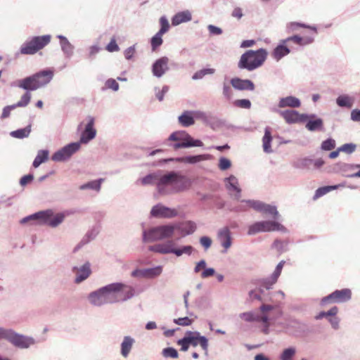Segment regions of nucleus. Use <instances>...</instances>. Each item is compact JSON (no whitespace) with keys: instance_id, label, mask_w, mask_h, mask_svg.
Listing matches in <instances>:
<instances>
[{"instance_id":"12","label":"nucleus","mask_w":360,"mask_h":360,"mask_svg":"<svg viewBox=\"0 0 360 360\" xmlns=\"http://www.w3.org/2000/svg\"><path fill=\"white\" fill-rule=\"evenodd\" d=\"M302 122H305V128L309 131H321L323 130V120L314 113H302Z\"/></svg>"},{"instance_id":"41","label":"nucleus","mask_w":360,"mask_h":360,"mask_svg":"<svg viewBox=\"0 0 360 360\" xmlns=\"http://www.w3.org/2000/svg\"><path fill=\"white\" fill-rule=\"evenodd\" d=\"M49 152L48 150H40L38 151L37 156L35 157L32 166L34 168H37L42 163L45 162L49 158Z\"/></svg>"},{"instance_id":"44","label":"nucleus","mask_w":360,"mask_h":360,"mask_svg":"<svg viewBox=\"0 0 360 360\" xmlns=\"http://www.w3.org/2000/svg\"><path fill=\"white\" fill-rule=\"evenodd\" d=\"M31 132V125L29 124L24 128H20L17 130L13 131L10 133V135L16 139H24L29 136Z\"/></svg>"},{"instance_id":"18","label":"nucleus","mask_w":360,"mask_h":360,"mask_svg":"<svg viewBox=\"0 0 360 360\" xmlns=\"http://www.w3.org/2000/svg\"><path fill=\"white\" fill-rule=\"evenodd\" d=\"M42 212H45L46 216L44 217V219H41V225H48L53 228L57 227L59 224H60L63 221L65 217V214L62 212L54 215L53 211L52 210H42Z\"/></svg>"},{"instance_id":"7","label":"nucleus","mask_w":360,"mask_h":360,"mask_svg":"<svg viewBox=\"0 0 360 360\" xmlns=\"http://www.w3.org/2000/svg\"><path fill=\"white\" fill-rule=\"evenodd\" d=\"M165 143L175 150L180 148L202 147L204 146V143L200 139H193L184 130L172 132L167 139Z\"/></svg>"},{"instance_id":"19","label":"nucleus","mask_w":360,"mask_h":360,"mask_svg":"<svg viewBox=\"0 0 360 360\" xmlns=\"http://www.w3.org/2000/svg\"><path fill=\"white\" fill-rule=\"evenodd\" d=\"M169 58L167 56H162L154 61L152 64L151 70L153 76L160 78L169 70Z\"/></svg>"},{"instance_id":"4","label":"nucleus","mask_w":360,"mask_h":360,"mask_svg":"<svg viewBox=\"0 0 360 360\" xmlns=\"http://www.w3.org/2000/svg\"><path fill=\"white\" fill-rule=\"evenodd\" d=\"M122 285L112 283L90 292L88 295L89 303L94 307L114 304L120 302L117 293L120 292Z\"/></svg>"},{"instance_id":"2","label":"nucleus","mask_w":360,"mask_h":360,"mask_svg":"<svg viewBox=\"0 0 360 360\" xmlns=\"http://www.w3.org/2000/svg\"><path fill=\"white\" fill-rule=\"evenodd\" d=\"M197 229V224L191 220L174 224H166L144 229L142 233L143 243H152L171 238L175 231H178L182 237L192 235Z\"/></svg>"},{"instance_id":"39","label":"nucleus","mask_w":360,"mask_h":360,"mask_svg":"<svg viewBox=\"0 0 360 360\" xmlns=\"http://www.w3.org/2000/svg\"><path fill=\"white\" fill-rule=\"evenodd\" d=\"M250 202H256V200H241L238 205L230 207L229 210L236 213L246 212L248 208H252V205Z\"/></svg>"},{"instance_id":"50","label":"nucleus","mask_w":360,"mask_h":360,"mask_svg":"<svg viewBox=\"0 0 360 360\" xmlns=\"http://www.w3.org/2000/svg\"><path fill=\"white\" fill-rule=\"evenodd\" d=\"M159 22L160 28L158 32H159L160 34L163 35L169 31L170 25L167 17L165 15L160 17Z\"/></svg>"},{"instance_id":"30","label":"nucleus","mask_w":360,"mask_h":360,"mask_svg":"<svg viewBox=\"0 0 360 360\" xmlns=\"http://www.w3.org/2000/svg\"><path fill=\"white\" fill-rule=\"evenodd\" d=\"M280 115L288 124L302 122V114L294 110H285L280 111Z\"/></svg>"},{"instance_id":"60","label":"nucleus","mask_w":360,"mask_h":360,"mask_svg":"<svg viewBox=\"0 0 360 360\" xmlns=\"http://www.w3.org/2000/svg\"><path fill=\"white\" fill-rule=\"evenodd\" d=\"M262 232L261 226L259 225V221H256L248 226V235L254 236L258 233Z\"/></svg>"},{"instance_id":"28","label":"nucleus","mask_w":360,"mask_h":360,"mask_svg":"<svg viewBox=\"0 0 360 360\" xmlns=\"http://www.w3.org/2000/svg\"><path fill=\"white\" fill-rule=\"evenodd\" d=\"M284 40L287 44L292 42L293 44L300 46H306L311 44L314 41V37L311 36L301 37L298 34H294L284 39Z\"/></svg>"},{"instance_id":"10","label":"nucleus","mask_w":360,"mask_h":360,"mask_svg":"<svg viewBox=\"0 0 360 360\" xmlns=\"http://www.w3.org/2000/svg\"><path fill=\"white\" fill-rule=\"evenodd\" d=\"M80 149L79 143H70L59 150H56L51 156V160L54 162H64L77 153Z\"/></svg>"},{"instance_id":"15","label":"nucleus","mask_w":360,"mask_h":360,"mask_svg":"<svg viewBox=\"0 0 360 360\" xmlns=\"http://www.w3.org/2000/svg\"><path fill=\"white\" fill-rule=\"evenodd\" d=\"M186 335L188 338V341L193 347H197L200 345L202 349L205 352V354L207 355L208 353V339L204 336L201 335L198 331H190L188 330L186 333Z\"/></svg>"},{"instance_id":"47","label":"nucleus","mask_w":360,"mask_h":360,"mask_svg":"<svg viewBox=\"0 0 360 360\" xmlns=\"http://www.w3.org/2000/svg\"><path fill=\"white\" fill-rule=\"evenodd\" d=\"M239 316L247 322H257L258 320V312L255 311H249L240 314Z\"/></svg>"},{"instance_id":"48","label":"nucleus","mask_w":360,"mask_h":360,"mask_svg":"<svg viewBox=\"0 0 360 360\" xmlns=\"http://www.w3.org/2000/svg\"><path fill=\"white\" fill-rule=\"evenodd\" d=\"M215 72V69L214 68H203L197 72H195L193 76L192 79L193 80H198L202 79L207 75H213Z\"/></svg>"},{"instance_id":"29","label":"nucleus","mask_w":360,"mask_h":360,"mask_svg":"<svg viewBox=\"0 0 360 360\" xmlns=\"http://www.w3.org/2000/svg\"><path fill=\"white\" fill-rule=\"evenodd\" d=\"M301 105L300 100L293 96H288L279 99L278 106L280 108H285L287 107L297 108Z\"/></svg>"},{"instance_id":"27","label":"nucleus","mask_w":360,"mask_h":360,"mask_svg":"<svg viewBox=\"0 0 360 360\" xmlns=\"http://www.w3.org/2000/svg\"><path fill=\"white\" fill-rule=\"evenodd\" d=\"M135 342V339L130 335L123 337L120 343V354L123 358H127L129 356Z\"/></svg>"},{"instance_id":"20","label":"nucleus","mask_w":360,"mask_h":360,"mask_svg":"<svg viewBox=\"0 0 360 360\" xmlns=\"http://www.w3.org/2000/svg\"><path fill=\"white\" fill-rule=\"evenodd\" d=\"M89 262H86L81 266H74L72 267V272L75 274V283H81L87 279L91 274Z\"/></svg>"},{"instance_id":"31","label":"nucleus","mask_w":360,"mask_h":360,"mask_svg":"<svg viewBox=\"0 0 360 360\" xmlns=\"http://www.w3.org/2000/svg\"><path fill=\"white\" fill-rule=\"evenodd\" d=\"M45 216V212L39 211L22 218L20 221V223L21 224H25L30 222L31 224L41 225V219H44Z\"/></svg>"},{"instance_id":"16","label":"nucleus","mask_w":360,"mask_h":360,"mask_svg":"<svg viewBox=\"0 0 360 360\" xmlns=\"http://www.w3.org/2000/svg\"><path fill=\"white\" fill-rule=\"evenodd\" d=\"M88 122L86 123L84 131H82L79 141L77 143L86 144L90 141L94 139L96 136V130L94 128V118L91 116L87 117Z\"/></svg>"},{"instance_id":"62","label":"nucleus","mask_w":360,"mask_h":360,"mask_svg":"<svg viewBox=\"0 0 360 360\" xmlns=\"http://www.w3.org/2000/svg\"><path fill=\"white\" fill-rule=\"evenodd\" d=\"M199 243L207 250L211 247L212 240L209 236H203L200 238Z\"/></svg>"},{"instance_id":"5","label":"nucleus","mask_w":360,"mask_h":360,"mask_svg":"<svg viewBox=\"0 0 360 360\" xmlns=\"http://www.w3.org/2000/svg\"><path fill=\"white\" fill-rule=\"evenodd\" d=\"M267 55V51L263 48L256 51L248 50L240 56L238 68L240 70L253 71L264 64Z\"/></svg>"},{"instance_id":"24","label":"nucleus","mask_w":360,"mask_h":360,"mask_svg":"<svg viewBox=\"0 0 360 360\" xmlns=\"http://www.w3.org/2000/svg\"><path fill=\"white\" fill-rule=\"evenodd\" d=\"M119 283L122 285V287L120 289V292L122 291L123 295L122 298H119L120 302H126L129 300H131L134 297L138 296L143 291L142 290L136 289L135 286L122 282Z\"/></svg>"},{"instance_id":"25","label":"nucleus","mask_w":360,"mask_h":360,"mask_svg":"<svg viewBox=\"0 0 360 360\" xmlns=\"http://www.w3.org/2000/svg\"><path fill=\"white\" fill-rule=\"evenodd\" d=\"M291 52L290 47L284 39H281L278 45L272 51V57L276 60L279 61L283 57L288 56Z\"/></svg>"},{"instance_id":"40","label":"nucleus","mask_w":360,"mask_h":360,"mask_svg":"<svg viewBox=\"0 0 360 360\" xmlns=\"http://www.w3.org/2000/svg\"><path fill=\"white\" fill-rule=\"evenodd\" d=\"M293 167L299 169H311L312 159L308 157L299 158L293 162Z\"/></svg>"},{"instance_id":"1","label":"nucleus","mask_w":360,"mask_h":360,"mask_svg":"<svg viewBox=\"0 0 360 360\" xmlns=\"http://www.w3.org/2000/svg\"><path fill=\"white\" fill-rule=\"evenodd\" d=\"M143 186L155 185L161 195H169L184 192L190 188L191 180L179 172L170 171L161 175L160 172H153L139 179Z\"/></svg>"},{"instance_id":"54","label":"nucleus","mask_w":360,"mask_h":360,"mask_svg":"<svg viewBox=\"0 0 360 360\" xmlns=\"http://www.w3.org/2000/svg\"><path fill=\"white\" fill-rule=\"evenodd\" d=\"M307 27V24L298 22H290L286 25V32L291 33L297 31L300 28Z\"/></svg>"},{"instance_id":"26","label":"nucleus","mask_w":360,"mask_h":360,"mask_svg":"<svg viewBox=\"0 0 360 360\" xmlns=\"http://www.w3.org/2000/svg\"><path fill=\"white\" fill-rule=\"evenodd\" d=\"M56 37L59 39V44L63 55L65 58H70L74 54V45L70 42L65 36L58 34Z\"/></svg>"},{"instance_id":"22","label":"nucleus","mask_w":360,"mask_h":360,"mask_svg":"<svg viewBox=\"0 0 360 360\" xmlns=\"http://www.w3.org/2000/svg\"><path fill=\"white\" fill-rule=\"evenodd\" d=\"M230 84L233 89L238 91H254L255 88V85L252 80L240 77L231 79Z\"/></svg>"},{"instance_id":"42","label":"nucleus","mask_w":360,"mask_h":360,"mask_svg":"<svg viewBox=\"0 0 360 360\" xmlns=\"http://www.w3.org/2000/svg\"><path fill=\"white\" fill-rule=\"evenodd\" d=\"M225 186L230 192H234L240 187L238 186V180L234 175H230L224 179Z\"/></svg>"},{"instance_id":"51","label":"nucleus","mask_w":360,"mask_h":360,"mask_svg":"<svg viewBox=\"0 0 360 360\" xmlns=\"http://www.w3.org/2000/svg\"><path fill=\"white\" fill-rule=\"evenodd\" d=\"M162 34H160L159 32H157L151 39H150V45L153 51H155L158 47H160L162 43Z\"/></svg>"},{"instance_id":"55","label":"nucleus","mask_w":360,"mask_h":360,"mask_svg":"<svg viewBox=\"0 0 360 360\" xmlns=\"http://www.w3.org/2000/svg\"><path fill=\"white\" fill-rule=\"evenodd\" d=\"M233 104L234 106L243 109H250L252 106L250 101L248 98L235 100Z\"/></svg>"},{"instance_id":"9","label":"nucleus","mask_w":360,"mask_h":360,"mask_svg":"<svg viewBox=\"0 0 360 360\" xmlns=\"http://www.w3.org/2000/svg\"><path fill=\"white\" fill-rule=\"evenodd\" d=\"M51 39L50 34L32 37L21 45L20 52L23 55H34L47 46Z\"/></svg>"},{"instance_id":"46","label":"nucleus","mask_w":360,"mask_h":360,"mask_svg":"<svg viewBox=\"0 0 360 360\" xmlns=\"http://www.w3.org/2000/svg\"><path fill=\"white\" fill-rule=\"evenodd\" d=\"M296 353L297 349L295 347L285 348L280 354V360H293Z\"/></svg>"},{"instance_id":"14","label":"nucleus","mask_w":360,"mask_h":360,"mask_svg":"<svg viewBox=\"0 0 360 360\" xmlns=\"http://www.w3.org/2000/svg\"><path fill=\"white\" fill-rule=\"evenodd\" d=\"M252 205V208L259 212L269 215L273 218L274 220H277L280 217L279 212L277 210V207L275 205L266 204L260 200H256V202H250Z\"/></svg>"},{"instance_id":"17","label":"nucleus","mask_w":360,"mask_h":360,"mask_svg":"<svg viewBox=\"0 0 360 360\" xmlns=\"http://www.w3.org/2000/svg\"><path fill=\"white\" fill-rule=\"evenodd\" d=\"M284 264L285 261H281L277 264L274 272L269 277L262 279L259 281V283L262 285V287L264 288L265 290H266L271 289L273 285L277 282L278 278H279L281 274Z\"/></svg>"},{"instance_id":"43","label":"nucleus","mask_w":360,"mask_h":360,"mask_svg":"<svg viewBox=\"0 0 360 360\" xmlns=\"http://www.w3.org/2000/svg\"><path fill=\"white\" fill-rule=\"evenodd\" d=\"M100 232V229L97 226L91 227L82 238V243L88 244L94 240Z\"/></svg>"},{"instance_id":"36","label":"nucleus","mask_w":360,"mask_h":360,"mask_svg":"<svg viewBox=\"0 0 360 360\" xmlns=\"http://www.w3.org/2000/svg\"><path fill=\"white\" fill-rule=\"evenodd\" d=\"M271 141H272V136L271 132V128L269 127H266L264 129V134L262 138V147L264 152L266 153H273V150L271 149Z\"/></svg>"},{"instance_id":"32","label":"nucleus","mask_w":360,"mask_h":360,"mask_svg":"<svg viewBox=\"0 0 360 360\" xmlns=\"http://www.w3.org/2000/svg\"><path fill=\"white\" fill-rule=\"evenodd\" d=\"M191 19V13L188 10L180 11L172 18V25L176 26L181 23L189 22Z\"/></svg>"},{"instance_id":"11","label":"nucleus","mask_w":360,"mask_h":360,"mask_svg":"<svg viewBox=\"0 0 360 360\" xmlns=\"http://www.w3.org/2000/svg\"><path fill=\"white\" fill-rule=\"evenodd\" d=\"M211 155L209 154L193 155L179 158H169L161 159L158 161L155 166H160L162 164L169 162H181L190 165H194L203 160H207L210 158Z\"/></svg>"},{"instance_id":"63","label":"nucleus","mask_w":360,"mask_h":360,"mask_svg":"<svg viewBox=\"0 0 360 360\" xmlns=\"http://www.w3.org/2000/svg\"><path fill=\"white\" fill-rule=\"evenodd\" d=\"M105 86L108 89H110L114 91H117L119 90L120 85L117 82L112 79L110 78L105 81Z\"/></svg>"},{"instance_id":"49","label":"nucleus","mask_w":360,"mask_h":360,"mask_svg":"<svg viewBox=\"0 0 360 360\" xmlns=\"http://www.w3.org/2000/svg\"><path fill=\"white\" fill-rule=\"evenodd\" d=\"M30 91H25V92L22 95L19 101H18L14 105L15 108L17 107H26L31 100V94Z\"/></svg>"},{"instance_id":"38","label":"nucleus","mask_w":360,"mask_h":360,"mask_svg":"<svg viewBox=\"0 0 360 360\" xmlns=\"http://www.w3.org/2000/svg\"><path fill=\"white\" fill-rule=\"evenodd\" d=\"M104 181V179L100 178L96 180H92L84 184L79 186V189L82 191L84 190H93L95 191H100L101 184Z\"/></svg>"},{"instance_id":"64","label":"nucleus","mask_w":360,"mask_h":360,"mask_svg":"<svg viewBox=\"0 0 360 360\" xmlns=\"http://www.w3.org/2000/svg\"><path fill=\"white\" fill-rule=\"evenodd\" d=\"M136 53V45L131 46L124 51V56L126 60H130L134 58Z\"/></svg>"},{"instance_id":"35","label":"nucleus","mask_w":360,"mask_h":360,"mask_svg":"<svg viewBox=\"0 0 360 360\" xmlns=\"http://www.w3.org/2000/svg\"><path fill=\"white\" fill-rule=\"evenodd\" d=\"M193 113V111L190 110L183 112V113L178 117L179 123L184 127L192 126L195 123Z\"/></svg>"},{"instance_id":"34","label":"nucleus","mask_w":360,"mask_h":360,"mask_svg":"<svg viewBox=\"0 0 360 360\" xmlns=\"http://www.w3.org/2000/svg\"><path fill=\"white\" fill-rule=\"evenodd\" d=\"M355 98L348 94H341L335 99L337 105L340 108L350 109L354 105Z\"/></svg>"},{"instance_id":"59","label":"nucleus","mask_w":360,"mask_h":360,"mask_svg":"<svg viewBox=\"0 0 360 360\" xmlns=\"http://www.w3.org/2000/svg\"><path fill=\"white\" fill-rule=\"evenodd\" d=\"M231 167V160L225 157H221L219 159L218 167L221 171H226Z\"/></svg>"},{"instance_id":"13","label":"nucleus","mask_w":360,"mask_h":360,"mask_svg":"<svg viewBox=\"0 0 360 360\" xmlns=\"http://www.w3.org/2000/svg\"><path fill=\"white\" fill-rule=\"evenodd\" d=\"M150 213L153 217L164 219H171L178 215L177 210L167 207L162 203H158L154 205Z\"/></svg>"},{"instance_id":"8","label":"nucleus","mask_w":360,"mask_h":360,"mask_svg":"<svg viewBox=\"0 0 360 360\" xmlns=\"http://www.w3.org/2000/svg\"><path fill=\"white\" fill-rule=\"evenodd\" d=\"M1 339L9 342L14 347L26 349L36 344L34 338L15 332L12 329L1 328Z\"/></svg>"},{"instance_id":"3","label":"nucleus","mask_w":360,"mask_h":360,"mask_svg":"<svg viewBox=\"0 0 360 360\" xmlns=\"http://www.w3.org/2000/svg\"><path fill=\"white\" fill-rule=\"evenodd\" d=\"M54 72L51 68H45L22 79H18L11 86L25 91H36L46 86L53 79Z\"/></svg>"},{"instance_id":"52","label":"nucleus","mask_w":360,"mask_h":360,"mask_svg":"<svg viewBox=\"0 0 360 360\" xmlns=\"http://www.w3.org/2000/svg\"><path fill=\"white\" fill-rule=\"evenodd\" d=\"M255 300L264 302L267 300L265 297H263L262 295L257 292V290L254 289L249 291L248 301L253 302Z\"/></svg>"},{"instance_id":"56","label":"nucleus","mask_w":360,"mask_h":360,"mask_svg":"<svg viewBox=\"0 0 360 360\" xmlns=\"http://www.w3.org/2000/svg\"><path fill=\"white\" fill-rule=\"evenodd\" d=\"M233 90L229 84L224 82L222 84V95L226 100H231L233 97Z\"/></svg>"},{"instance_id":"45","label":"nucleus","mask_w":360,"mask_h":360,"mask_svg":"<svg viewBox=\"0 0 360 360\" xmlns=\"http://www.w3.org/2000/svg\"><path fill=\"white\" fill-rule=\"evenodd\" d=\"M163 267L158 265L152 268L145 269V278H153L159 276L162 273Z\"/></svg>"},{"instance_id":"61","label":"nucleus","mask_w":360,"mask_h":360,"mask_svg":"<svg viewBox=\"0 0 360 360\" xmlns=\"http://www.w3.org/2000/svg\"><path fill=\"white\" fill-rule=\"evenodd\" d=\"M356 146L354 143H345L340 147H339V150L340 152H344L347 154H352L354 153L356 150Z\"/></svg>"},{"instance_id":"21","label":"nucleus","mask_w":360,"mask_h":360,"mask_svg":"<svg viewBox=\"0 0 360 360\" xmlns=\"http://www.w3.org/2000/svg\"><path fill=\"white\" fill-rule=\"evenodd\" d=\"M217 238L224 250L222 253H226L227 250L232 245V237L230 229L227 227L220 229L217 232Z\"/></svg>"},{"instance_id":"23","label":"nucleus","mask_w":360,"mask_h":360,"mask_svg":"<svg viewBox=\"0 0 360 360\" xmlns=\"http://www.w3.org/2000/svg\"><path fill=\"white\" fill-rule=\"evenodd\" d=\"M262 232L281 231L288 233V229L276 220L259 221Z\"/></svg>"},{"instance_id":"53","label":"nucleus","mask_w":360,"mask_h":360,"mask_svg":"<svg viewBox=\"0 0 360 360\" xmlns=\"http://www.w3.org/2000/svg\"><path fill=\"white\" fill-rule=\"evenodd\" d=\"M162 354L165 358L176 359L179 356L177 350L172 347L164 348L162 351Z\"/></svg>"},{"instance_id":"33","label":"nucleus","mask_w":360,"mask_h":360,"mask_svg":"<svg viewBox=\"0 0 360 360\" xmlns=\"http://www.w3.org/2000/svg\"><path fill=\"white\" fill-rule=\"evenodd\" d=\"M336 303H344L349 301L352 298V291L349 288L335 290L333 292Z\"/></svg>"},{"instance_id":"57","label":"nucleus","mask_w":360,"mask_h":360,"mask_svg":"<svg viewBox=\"0 0 360 360\" xmlns=\"http://www.w3.org/2000/svg\"><path fill=\"white\" fill-rule=\"evenodd\" d=\"M335 147V141L332 138H328L321 143V149L322 150H331Z\"/></svg>"},{"instance_id":"6","label":"nucleus","mask_w":360,"mask_h":360,"mask_svg":"<svg viewBox=\"0 0 360 360\" xmlns=\"http://www.w3.org/2000/svg\"><path fill=\"white\" fill-rule=\"evenodd\" d=\"M167 239L164 243L150 246L148 250L161 255L172 254L176 257H180L183 255L191 256L195 250L194 248L191 245H177L174 240Z\"/></svg>"},{"instance_id":"58","label":"nucleus","mask_w":360,"mask_h":360,"mask_svg":"<svg viewBox=\"0 0 360 360\" xmlns=\"http://www.w3.org/2000/svg\"><path fill=\"white\" fill-rule=\"evenodd\" d=\"M101 48L98 44H94L88 48L86 58L89 60H94L96 56L100 52Z\"/></svg>"},{"instance_id":"37","label":"nucleus","mask_w":360,"mask_h":360,"mask_svg":"<svg viewBox=\"0 0 360 360\" xmlns=\"http://www.w3.org/2000/svg\"><path fill=\"white\" fill-rule=\"evenodd\" d=\"M345 183L333 185V186H325L320 187L316 190L315 193L313 196V200H316L318 198L323 196L324 195H326V193H328L330 191L335 190L340 187H345Z\"/></svg>"}]
</instances>
